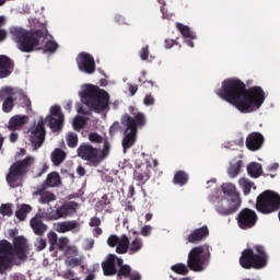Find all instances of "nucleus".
Wrapping results in <instances>:
<instances>
[{
	"label": "nucleus",
	"instance_id": "864d4df0",
	"mask_svg": "<svg viewBox=\"0 0 280 280\" xmlns=\"http://www.w3.org/2000/svg\"><path fill=\"white\" fill-rule=\"evenodd\" d=\"M121 130V125H119V121H115L110 128H109V135L110 137H115V133Z\"/></svg>",
	"mask_w": 280,
	"mask_h": 280
},
{
	"label": "nucleus",
	"instance_id": "4468645a",
	"mask_svg": "<svg viewBox=\"0 0 280 280\" xmlns=\"http://www.w3.org/2000/svg\"><path fill=\"white\" fill-rule=\"evenodd\" d=\"M48 126L52 132H60L65 126V114H62V108L60 105H54L50 107V114L46 117Z\"/></svg>",
	"mask_w": 280,
	"mask_h": 280
},
{
	"label": "nucleus",
	"instance_id": "5701e85b",
	"mask_svg": "<svg viewBox=\"0 0 280 280\" xmlns=\"http://www.w3.org/2000/svg\"><path fill=\"white\" fill-rule=\"evenodd\" d=\"M117 266H118V270L116 272L117 279H129L132 272V267H130L129 265H124V259H118Z\"/></svg>",
	"mask_w": 280,
	"mask_h": 280
},
{
	"label": "nucleus",
	"instance_id": "f257e3e1",
	"mask_svg": "<svg viewBox=\"0 0 280 280\" xmlns=\"http://www.w3.org/2000/svg\"><path fill=\"white\" fill-rule=\"evenodd\" d=\"M217 94L232 106H235L240 113H255L261 108L266 102V92L261 86H252L246 89V84L240 79H226L222 82V88Z\"/></svg>",
	"mask_w": 280,
	"mask_h": 280
},
{
	"label": "nucleus",
	"instance_id": "412c9836",
	"mask_svg": "<svg viewBox=\"0 0 280 280\" xmlns=\"http://www.w3.org/2000/svg\"><path fill=\"white\" fill-rule=\"evenodd\" d=\"M14 62L7 56H0V79L8 78L12 73Z\"/></svg>",
	"mask_w": 280,
	"mask_h": 280
},
{
	"label": "nucleus",
	"instance_id": "680f3d73",
	"mask_svg": "<svg viewBox=\"0 0 280 280\" xmlns=\"http://www.w3.org/2000/svg\"><path fill=\"white\" fill-rule=\"evenodd\" d=\"M165 48L166 49H172V47L174 45H178V42L174 40V39H165Z\"/></svg>",
	"mask_w": 280,
	"mask_h": 280
},
{
	"label": "nucleus",
	"instance_id": "9d476101",
	"mask_svg": "<svg viewBox=\"0 0 280 280\" xmlns=\"http://www.w3.org/2000/svg\"><path fill=\"white\" fill-rule=\"evenodd\" d=\"M32 165H34V156L28 155L23 160L15 161L9 168V173L7 174V183L11 187H16V183H19L20 178L23 176H27V172L32 170Z\"/></svg>",
	"mask_w": 280,
	"mask_h": 280
},
{
	"label": "nucleus",
	"instance_id": "8fccbe9b",
	"mask_svg": "<svg viewBox=\"0 0 280 280\" xmlns=\"http://www.w3.org/2000/svg\"><path fill=\"white\" fill-rule=\"evenodd\" d=\"M89 141L91 143H104V138L97 132H91L89 133Z\"/></svg>",
	"mask_w": 280,
	"mask_h": 280
},
{
	"label": "nucleus",
	"instance_id": "7c9ffc66",
	"mask_svg": "<svg viewBox=\"0 0 280 280\" xmlns=\"http://www.w3.org/2000/svg\"><path fill=\"white\" fill-rule=\"evenodd\" d=\"M32 206L27 203L21 205L20 208L15 211V218H18L20 222H25L27 214L32 213Z\"/></svg>",
	"mask_w": 280,
	"mask_h": 280
},
{
	"label": "nucleus",
	"instance_id": "1a4fd4ad",
	"mask_svg": "<svg viewBox=\"0 0 280 280\" xmlns=\"http://www.w3.org/2000/svg\"><path fill=\"white\" fill-rule=\"evenodd\" d=\"M256 211L262 215H270L280 209V195L272 190L262 191L256 199Z\"/></svg>",
	"mask_w": 280,
	"mask_h": 280
},
{
	"label": "nucleus",
	"instance_id": "aec40b11",
	"mask_svg": "<svg viewBox=\"0 0 280 280\" xmlns=\"http://www.w3.org/2000/svg\"><path fill=\"white\" fill-rule=\"evenodd\" d=\"M30 226L33 233H35L38 237H43V235L47 233V229H48L47 224L43 222V218L38 214H36L31 219Z\"/></svg>",
	"mask_w": 280,
	"mask_h": 280
},
{
	"label": "nucleus",
	"instance_id": "e2e57ef3",
	"mask_svg": "<svg viewBox=\"0 0 280 280\" xmlns=\"http://www.w3.org/2000/svg\"><path fill=\"white\" fill-rule=\"evenodd\" d=\"M129 280H141V273L139 271H131Z\"/></svg>",
	"mask_w": 280,
	"mask_h": 280
},
{
	"label": "nucleus",
	"instance_id": "c85d7f7f",
	"mask_svg": "<svg viewBox=\"0 0 280 280\" xmlns=\"http://www.w3.org/2000/svg\"><path fill=\"white\" fill-rule=\"evenodd\" d=\"M50 159L52 164L58 167V165H61L67 159V153L62 151V149H55L50 155Z\"/></svg>",
	"mask_w": 280,
	"mask_h": 280
},
{
	"label": "nucleus",
	"instance_id": "58836bf2",
	"mask_svg": "<svg viewBox=\"0 0 280 280\" xmlns=\"http://www.w3.org/2000/svg\"><path fill=\"white\" fill-rule=\"evenodd\" d=\"M63 255L66 259H68V257H80V249H78V246L75 245H70L63 252Z\"/></svg>",
	"mask_w": 280,
	"mask_h": 280
},
{
	"label": "nucleus",
	"instance_id": "6ab92c4d",
	"mask_svg": "<svg viewBox=\"0 0 280 280\" xmlns=\"http://www.w3.org/2000/svg\"><path fill=\"white\" fill-rule=\"evenodd\" d=\"M151 168L152 166L148 164H141L136 167L133 178L139 185H145L150 180Z\"/></svg>",
	"mask_w": 280,
	"mask_h": 280
},
{
	"label": "nucleus",
	"instance_id": "a878e982",
	"mask_svg": "<svg viewBox=\"0 0 280 280\" xmlns=\"http://www.w3.org/2000/svg\"><path fill=\"white\" fill-rule=\"evenodd\" d=\"M27 121V117L26 116H19L15 115L13 116L10 120H9V130H19V128H23V126H25V122Z\"/></svg>",
	"mask_w": 280,
	"mask_h": 280
},
{
	"label": "nucleus",
	"instance_id": "0eeeda50",
	"mask_svg": "<svg viewBox=\"0 0 280 280\" xmlns=\"http://www.w3.org/2000/svg\"><path fill=\"white\" fill-rule=\"evenodd\" d=\"M221 189L226 196L228 207L219 203L215 207V211L219 212L220 215H233V213H237L240 211V207H242V197H240V191L233 184H223Z\"/></svg>",
	"mask_w": 280,
	"mask_h": 280
},
{
	"label": "nucleus",
	"instance_id": "2f4dec72",
	"mask_svg": "<svg viewBox=\"0 0 280 280\" xmlns=\"http://www.w3.org/2000/svg\"><path fill=\"white\" fill-rule=\"evenodd\" d=\"M176 27L178 32H180L182 36H184V38H191V40H196V33L191 32L189 26L177 23Z\"/></svg>",
	"mask_w": 280,
	"mask_h": 280
},
{
	"label": "nucleus",
	"instance_id": "c9c22d12",
	"mask_svg": "<svg viewBox=\"0 0 280 280\" xmlns=\"http://www.w3.org/2000/svg\"><path fill=\"white\" fill-rule=\"evenodd\" d=\"M171 270L173 272H175L176 275H182V276H185V275H189V268H188V265L186 266L185 264L183 262H178V264H175L171 267Z\"/></svg>",
	"mask_w": 280,
	"mask_h": 280
},
{
	"label": "nucleus",
	"instance_id": "b1692460",
	"mask_svg": "<svg viewBox=\"0 0 280 280\" xmlns=\"http://www.w3.org/2000/svg\"><path fill=\"white\" fill-rule=\"evenodd\" d=\"M78 205L73 201L66 202L61 207H59V217L60 218H69L75 213V207Z\"/></svg>",
	"mask_w": 280,
	"mask_h": 280
},
{
	"label": "nucleus",
	"instance_id": "39448f33",
	"mask_svg": "<svg viewBox=\"0 0 280 280\" xmlns=\"http://www.w3.org/2000/svg\"><path fill=\"white\" fill-rule=\"evenodd\" d=\"M238 264L244 270H262L268 266L266 247L264 245H255L254 249L245 248L240 256Z\"/></svg>",
	"mask_w": 280,
	"mask_h": 280
},
{
	"label": "nucleus",
	"instance_id": "423d86ee",
	"mask_svg": "<svg viewBox=\"0 0 280 280\" xmlns=\"http://www.w3.org/2000/svg\"><path fill=\"white\" fill-rule=\"evenodd\" d=\"M110 96L108 92L95 85H86L81 92V101L94 113H104L108 108Z\"/></svg>",
	"mask_w": 280,
	"mask_h": 280
},
{
	"label": "nucleus",
	"instance_id": "c03bdc74",
	"mask_svg": "<svg viewBox=\"0 0 280 280\" xmlns=\"http://www.w3.org/2000/svg\"><path fill=\"white\" fill-rule=\"evenodd\" d=\"M45 218L46 220H60V211L59 209L57 208V210H54V209H48L47 212L45 213Z\"/></svg>",
	"mask_w": 280,
	"mask_h": 280
},
{
	"label": "nucleus",
	"instance_id": "6e6d98bb",
	"mask_svg": "<svg viewBox=\"0 0 280 280\" xmlns=\"http://www.w3.org/2000/svg\"><path fill=\"white\" fill-rule=\"evenodd\" d=\"M141 60H148L150 58V46L145 45L140 51Z\"/></svg>",
	"mask_w": 280,
	"mask_h": 280
},
{
	"label": "nucleus",
	"instance_id": "cd10ccee",
	"mask_svg": "<svg viewBox=\"0 0 280 280\" xmlns=\"http://www.w3.org/2000/svg\"><path fill=\"white\" fill-rule=\"evenodd\" d=\"M247 174L250 178H259V176L264 174V168L261 167V164L252 162L247 165Z\"/></svg>",
	"mask_w": 280,
	"mask_h": 280
},
{
	"label": "nucleus",
	"instance_id": "49530a36",
	"mask_svg": "<svg viewBox=\"0 0 280 280\" xmlns=\"http://www.w3.org/2000/svg\"><path fill=\"white\" fill-rule=\"evenodd\" d=\"M68 148H75L78 145V135L70 132L67 136Z\"/></svg>",
	"mask_w": 280,
	"mask_h": 280
},
{
	"label": "nucleus",
	"instance_id": "13d9d810",
	"mask_svg": "<svg viewBox=\"0 0 280 280\" xmlns=\"http://www.w3.org/2000/svg\"><path fill=\"white\" fill-rule=\"evenodd\" d=\"M140 235H142L143 237H149V235H152V226L151 225L142 226L140 231Z\"/></svg>",
	"mask_w": 280,
	"mask_h": 280
},
{
	"label": "nucleus",
	"instance_id": "09e8293b",
	"mask_svg": "<svg viewBox=\"0 0 280 280\" xmlns=\"http://www.w3.org/2000/svg\"><path fill=\"white\" fill-rule=\"evenodd\" d=\"M0 213L2 215H12L14 212L12 211V203H2L0 206Z\"/></svg>",
	"mask_w": 280,
	"mask_h": 280
},
{
	"label": "nucleus",
	"instance_id": "3c124183",
	"mask_svg": "<svg viewBox=\"0 0 280 280\" xmlns=\"http://www.w3.org/2000/svg\"><path fill=\"white\" fill-rule=\"evenodd\" d=\"M119 240L120 237L112 234L108 238H107V245L110 246V248H115V246L117 247V245L119 244Z\"/></svg>",
	"mask_w": 280,
	"mask_h": 280
},
{
	"label": "nucleus",
	"instance_id": "c756f323",
	"mask_svg": "<svg viewBox=\"0 0 280 280\" xmlns=\"http://www.w3.org/2000/svg\"><path fill=\"white\" fill-rule=\"evenodd\" d=\"M174 185H179V187H185L189 183V174L185 171H177L173 177Z\"/></svg>",
	"mask_w": 280,
	"mask_h": 280
},
{
	"label": "nucleus",
	"instance_id": "37998d69",
	"mask_svg": "<svg viewBox=\"0 0 280 280\" xmlns=\"http://www.w3.org/2000/svg\"><path fill=\"white\" fill-rule=\"evenodd\" d=\"M20 102H21V105L24 108H26V110H32V101L23 92H20Z\"/></svg>",
	"mask_w": 280,
	"mask_h": 280
},
{
	"label": "nucleus",
	"instance_id": "9b49d317",
	"mask_svg": "<svg viewBox=\"0 0 280 280\" xmlns=\"http://www.w3.org/2000/svg\"><path fill=\"white\" fill-rule=\"evenodd\" d=\"M79 159L88 161L92 167H97L102 163V156L100 155V149L94 148L89 143H82L77 150Z\"/></svg>",
	"mask_w": 280,
	"mask_h": 280
},
{
	"label": "nucleus",
	"instance_id": "a18cd8bd",
	"mask_svg": "<svg viewBox=\"0 0 280 280\" xmlns=\"http://www.w3.org/2000/svg\"><path fill=\"white\" fill-rule=\"evenodd\" d=\"M84 126H86V118H84L82 116H78L74 118V120H73L74 130H82V128H84Z\"/></svg>",
	"mask_w": 280,
	"mask_h": 280
},
{
	"label": "nucleus",
	"instance_id": "a19ab883",
	"mask_svg": "<svg viewBox=\"0 0 280 280\" xmlns=\"http://www.w3.org/2000/svg\"><path fill=\"white\" fill-rule=\"evenodd\" d=\"M110 154V142L106 139L103 140V150L100 149L101 162Z\"/></svg>",
	"mask_w": 280,
	"mask_h": 280
},
{
	"label": "nucleus",
	"instance_id": "774afa93",
	"mask_svg": "<svg viewBox=\"0 0 280 280\" xmlns=\"http://www.w3.org/2000/svg\"><path fill=\"white\" fill-rule=\"evenodd\" d=\"M102 233H104V231H102V228H100V226H97L93 230L94 237H100V235H102Z\"/></svg>",
	"mask_w": 280,
	"mask_h": 280
},
{
	"label": "nucleus",
	"instance_id": "72a5a7b5",
	"mask_svg": "<svg viewBox=\"0 0 280 280\" xmlns=\"http://www.w3.org/2000/svg\"><path fill=\"white\" fill-rule=\"evenodd\" d=\"M47 187H58L60 185V174L58 172H52L47 175L46 178Z\"/></svg>",
	"mask_w": 280,
	"mask_h": 280
},
{
	"label": "nucleus",
	"instance_id": "f704fd0d",
	"mask_svg": "<svg viewBox=\"0 0 280 280\" xmlns=\"http://www.w3.org/2000/svg\"><path fill=\"white\" fill-rule=\"evenodd\" d=\"M241 170H242V160H238L236 163L231 164L230 167L228 168V174L230 178H235L236 176H238Z\"/></svg>",
	"mask_w": 280,
	"mask_h": 280
},
{
	"label": "nucleus",
	"instance_id": "6e6552de",
	"mask_svg": "<svg viewBox=\"0 0 280 280\" xmlns=\"http://www.w3.org/2000/svg\"><path fill=\"white\" fill-rule=\"evenodd\" d=\"M210 259L209 245H200L188 253L187 266L192 272H202L209 266Z\"/></svg>",
	"mask_w": 280,
	"mask_h": 280
},
{
	"label": "nucleus",
	"instance_id": "4d7b16f0",
	"mask_svg": "<svg viewBox=\"0 0 280 280\" xmlns=\"http://www.w3.org/2000/svg\"><path fill=\"white\" fill-rule=\"evenodd\" d=\"M47 237H48V243L49 244H58V234H56V232L54 231H50L48 234H47Z\"/></svg>",
	"mask_w": 280,
	"mask_h": 280
},
{
	"label": "nucleus",
	"instance_id": "20e7f679",
	"mask_svg": "<svg viewBox=\"0 0 280 280\" xmlns=\"http://www.w3.org/2000/svg\"><path fill=\"white\" fill-rule=\"evenodd\" d=\"M129 110L132 116L129 114H125L120 118V124L124 129V138L121 141L122 151L126 154L132 145L137 143V133L139 132V128H144L145 124H148V119L145 118V114L141 112H137L135 107H129Z\"/></svg>",
	"mask_w": 280,
	"mask_h": 280
},
{
	"label": "nucleus",
	"instance_id": "f03ea898",
	"mask_svg": "<svg viewBox=\"0 0 280 280\" xmlns=\"http://www.w3.org/2000/svg\"><path fill=\"white\" fill-rule=\"evenodd\" d=\"M27 259V240L16 236L13 245L8 241L0 243V275H8L12 266H21Z\"/></svg>",
	"mask_w": 280,
	"mask_h": 280
},
{
	"label": "nucleus",
	"instance_id": "69168bd1",
	"mask_svg": "<svg viewBox=\"0 0 280 280\" xmlns=\"http://www.w3.org/2000/svg\"><path fill=\"white\" fill-rule=\"evenodd\" d=\"M8 38V31L0 28V43H3Z\"/></svg>",
	"mask_w": 280,
	"mask_h": 280
},
{
	"label": "nucleus",
	"instance_id": "ea45409f",
	"mask_svg": "<svg viewBox=\"0 0 280 280\" xmlns=\"http://www.w3.org/2000/svg\"><path fill=\"white\" fill-rule=\"evenodd\" d=\"M240 186L243 189L244 196H248V194H250V189H253V183L246 178L240 179Z\"/></svg>",
	"mask_w": 280,
	"mask_h": 280
},
{
	"label": "nucleus",
	"instance_id": "473e14b6",
	"mask_svg": "<svg viewBox=\"0 0 280 280\" xmlns=\"http://www.w3.org/2000/svg\"><path fill=\"white\" fill-rule=\"evenodd\" d=\"M65 264L69 268H78V267L82 266V264H84V256L68 257V258H66Z\"/></svg>",
	"mask_w": 280,
	"mask_h": 280
},
{
	"label": "nucleus",
	"instance_id": "de8ad7c7",
	"mask_svg": "<svg viewBox=\"0 0 280 280\" xmlns=\"http://www.w3.org/2000/svg\"><path fill=\"white\" fill-rule=\"evenodd\" d=\"M56 49H58V43L55 40H47L45 44V51L47 54H55Z\"/></svg>",
	"mask_w": 280,
	"mask_h": 280
},
{
	"label": "nucleus",
	"instance_id": "052dcab7",
	"mask_svg": "<svg viewBox=\"0 0 280 280\" xmlns=\"http://www.w3.org/2000/svg\"><path fill=\"white\" fill-rule=\"evenodd\" d=\"M102 224V220H100V218L97 217H93L91 220H90V226H100Z\"/></svg>",
	"mask_w": 280,
	"mask_h": 280
},
{
	"label": "nucleus",
	"instance_id": "f8f14e48",
	"mask_svg": "<svg viewBox=\"0 0 280 280\" xmlns=\"http://www.w3.org/2000/svg\"><path fill=\"white\" fill-rule=\"evenodd\" d=\"M30 142L33 145V150H38L43 148L45 143V137H47V131L45 130V119L40 117L37 124L30 129Z\"/></svg>",
	"mask_w": 280,
	"mask_h": 280
},
{
	"label": "nucleus",
	"instance_id": "338daca9",
	"mask_svg": "<svg viewBox=\"0 0 280 280\" xmlns=\"http://www.w3.org/2000/svg\"><path fill=\"white\" fill-rule=\"evenodd\" d=\"M77 174L79 176H86V168H84V166H78Z\"/></svg>",
	"mask_w": 280,
	"mask_h": 280
},
{
	"label": "nucleus",
	"instance_id": "79ce46f5",
	"mask_svg": "<svg viewBox=\"0 0 280 280\" xmlns=\"http://www.w3.org/2000/svg\"><path fill=\"white\" fill-rule=\"evenodd\" d=\"M13 108H14V98H12V96H8L2 104V110L3 113H11Z\"/></svg>",
	"mask_w": 280,
	"mask_h": 280
},
{
	"label": "nucleus",
	"instance_id": "2eb2a0df",
	"mask_svg": "<svg viewBox=\"0 0 280 280\" xmlns=\"http://www.w3.org/2000/svg\"><path fill=\"white\" fill-rule=\"evenodd\" d=\"M77 65L81 73L93 75L95 73V59L89 52H80L77 57Z\"/></svg>",
	"mask_w": 280,
	"mask_h": 280
},
{
	"label": "nucleus",
	"instance_id": "ddd939ff",
	"mask_svg": "<svg viewBox=\"0 0 280 280\" xmlns=\"http://www.w3.org/2000/svg\"><path fill=\"white\" fill-rule=\"evenodd\" d=\"M258 220L259 217H257V212L250 208L242 209L236 215L237 226L242 231H249V229H254Z\"/></svg>",
	"mask_w": 280,
	"mask_h": 280
},
{
	"label": "nucleus",
	"instance_id": "603ef678",
	"mask_svg": "<svg viewBox=\"0 0 280 280\" xmlns=\"http://www.w3.org/2000/svg\"><path fill=\"white\" fill-rule=\"evenodd\" d=\"M7 95H14V89L7 86L0 90V100H5Z\"/></svg>",
	"mask_w": 280,
	"mask_h": 280
},
{
	"label": "nucleus",
	"instance_id": "393cba45",
	"mask_svg": "<svg viewBox=\"0 0 280 280\" xmlns=\"http://www.w3.org/2000/svg\"><path fill=\"white\" fill-rule=\"evenodd\" d=\"M80 223L78 221H63L57 224L56 231L58 233H69V231H74L79 229Z\"/></svg>",
	"mask_w": 280,
	"mask_h": 280
},
{
	"label": "nucleus",
	"instance_id": "bf43d9fd",
	"mask_svg": "<svg viewBox=\"0 0 280 280\" xmlns=\"http://www.w3.org/2000/svg\"><path fill=\"white\" fill-rule=\"evenodd\" d=\"M144 106H154V96L152 94H148L143 98Z\"/></svg>",
	"mask_w": 280,
	"mask_h": 280
},
{
	"label": "nucleus",
	"instance_id": "7ed1b4c3",
	"mask_svg": "<svg viewBox=\"0 0 280 280\" xmlns=\"http://www.w3.org/2000/svg\"><path fill=\"white\" fill-rule=\"evenodd\" d=\"M9 34L18 49L23 54L38 51L43 40H47V32L44 30H27L21 26H11Z\"/></svg>",
	"mask_w": 280,
	"mask_h": 280
},
{
	"label": "nucleus",
	"instance_id": "bb28decb",
	"mask_svg": "<svg viewBox=\"0 0 280 280\" xmlns=\"http://www.w3.org/2000/svg\"><path fill=\"white\" fill-rule=\"evenodd\" d=\"M130 248V238L126 234H122L116 245V253L118 255H126Z\"/></svg>",
	"mask_w": 280,
	"mask_h": 280
},
{
	"label": "nucleus",
	"instance_id": "dca6fc26",
	"mask_svg": "<svg viewBox=\"0 0 280 280\" xmlns=\"http://www.w3.org/2000/svg\"><path fill=\"white\" fill-rule=\"evenodd\" d=\"M265 141L266 139L261 132L253 131L247 136L245 145L250 152H257L260 148H264Z\"/></svg>",
	"mask_w": 280,
	"mask_h": 280
},
{
	"label": "nucleus",
	"instance_id": "0e129e2a",
	"mask_svg": "<svg viewBox=\"0 0 280 280\" xmlns=\"http://www.w3.org/2000/svg\"><path fill=\"white\" fill-rule=\"evenodd\" d=\"M137 91H139V86L129 84V93L131 96L137 95Z\"/></svg>",
	"mask_w": 280,
	"mask_h": 280
},
{
	"label": "nucleus",
	"instance_id": "4c0bfd02",
	"mask_svg": "<svg viewBox=\"0 0 280 280\" xmlns=\"http://www.w3.org/2000/svg\"><path fill=\"white\" fill-rule=\"evenodd\" d=\"M70 246L71 244H70L69 237L67 236H61L57 241V250H60V253H65L67 248Z\"/></svg>",
	"mask_w": 280,
	"mask_h": 280
},
{
	"label": "nucleus",
	"instance_id": "4be33fe9",
	"mask_svg": "<svg viewBox=\"0 0 280 280\" xmlns=\"http://www.w3.org/2000/svg\"><path fill=\"white\" fill-rule=\"evenodd\" d=\"M35 195L40 196L39 197L40 205H49V202H55L56 200V195L51 191L45 190V188H38L35 191Z\"/></svg>",
	"mask_w": 280,
	"mask_h": 280
},
{
	"label": "nucleus",
	"instance_id": "f3484780",
	"mask_svg": "<svg viewBox=\"0 0 280 280\" xmlns=\"http://www.w3.org/2000/svg\"><path fill=\"white\" fill-rule=\"evenodd\" d=\"M121 259L115 254H109L105 260L101 264L103 268V275L105 277H115L117 275V260Z\"/></svg>",
	"mask_w": 280,
	"mask_h": 280
},
{
	"label": "nucleus",
	"instance_id": "5fc2aeb1",
	"mask_svg": "<svg viewBox=\"0 0 280 280\" xmlns=\"http://www.w3.org/2000/svg\"><path fill=\"white\" fill-rule=\"evenodd\" d=\"M35 246L37 250H45L47 248V241L39 237L36 240Z\"/></svg>",
	"mask_w": 280,
	"mask_h": 280
},
{
	"label": "nucleus",
	"instance_id": "a211bd4d",
	"mask_svg": "<svg viewBox=\"0 0 280 280\" xmlns=\"http://www.w3.org/2000/svg\"><path fill=\"white\" fill-rule=\"evenodd\" d=\"M209 237V226L202 225L201 228L195 229L187 237L188 244H200Z\"/></svg>",
	"mask_w": 280,
	"mask_h": 280
},
{
	"label": "nucleus",
	"instance_id": "e433bc0d",
	"mask_svg": "<svg viewBox=\"0 0 280 280\" xmlns=\"http://www.w3.org/2000/svg\"><path fill=\"white\" fill-rule=\"evenodd\" d=\"M143 248V242L141 238H135L131 243H129V255H135V253H139V250Z\"/></svg>",
	"mask_w": 280,
	"mask_h": 280
}]
</instances>
